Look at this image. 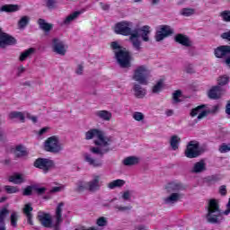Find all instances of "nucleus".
<instances>
[{
  "label": "nucleus",
  "instance_id": "nucleus-42",
  "mask_svg": "<svg viewBox=\"0 0 230 230\" xmlns=\"http://www.w3.org/2000/svg\"><path fill=\"white\" fill-rule=\"evenodd\" d=\"M218 152H220V154H227V152H230V143L229 144H226V143L221 144L219 146Z\"/></svg>",
  "mask_w": 230,
  "mask_h": 230
},
{
  "label": "nucleus",
  "instance_id": "nucleus-20",
  "mask_svg": "<svg viewBox=\"0 0 230 230\" xmlns=\"http://www.w3.org/2000/svg\"><path fill=\"white\" fill-rule=\"evenodd\" d=\"M31 211H33L31 203H27L23 208V213L27 217L28 224H30L31 226H33V220H31V218H33V215L31 214Z\"/></svg>",
  "mask_w": 230,
  "mask_h": 230
},
{
  "label": "nucleus",
  "instance_id": "nucleus-33",
  "mask_svg": "<svg viewBox=\"0 0 230 230\" xmlns=\"http://www.w3.org/2000/svg\"><path fill=\"white\" fill-rule=\"evenodd\" d=\"M9 182H13V184H22L24 182V178L22 177V174H13L9 177Z\"/></svg>",
  "mask_w": 230,
  "mask_h": 230
},
{
  "label": "nucleus",
  "instance_id": "nucleus-18",
  "mask_svg": "<svg viewBox=\"0 0 230 230\" xmlns=\"http://www.w3.org/2000/svg\"><path fill=\"white\" fill-rule=\"evenodd\" d=\"M84 12H85V9H82L81 11H75L71 14H69L68 16H66L63 21L64 26H69V24H71L73 21H75V19H78V17H80V15H82V13H84Z\"/></svg>",
  "mask_w": 230,
  "mask_h": 230
},
{
  "label": "nucleus",
  "instance_id": "nucleus-23",
  "mask_svg": "<svg viewBox=\"0 0 230 230\" xmlns=\"http://www.w3.org/2000/svg\"><path fill=\"white\" fill-rule=\"evenodd\" d=\"M38 24L40 29L45 31V33H49V31L53 30V23H48L46 20L42 18L38 20Z\"/></svg>",
  "mask_w": 230,
  "mask_h": 230
},
{
  "label": "nucleus",
  "instance_id": "nucleus-62",
  "mask_svg": "<svg viewBox=\"0 0 230 230\" xmlns=\"http://www.w3.org/2000/svg\"><path fill=\"white\" fill-rule=\"evenodd\" d=\"M148 228L145 225H139L135 226L134 230H147Z\"/></svg>",
  "mask_w": 230,
  "mask_h": 230
},
{
  "label": "nucleus",
  "instance_id": "nucleus-8",
  "mask_svg": "<svg viewBox=\"0 0 230 230\" xmlns=\"http://www.w3.org/2000/svg\"><path fill=\"white\" fill-rule=\"evenodd\" d=\"M115 33L117 35H124L125 37H128L130 33H132V22H120L116 23Z\"/></svg>",
  "mask_w": 230,
  "mask_h": 230
},
{
  "label": "nucleus",
  "instance_id": "nucleus-6",
  "mask_svg": "<svg viewBox=\"0 0 230 230\" xmlns=\"http://www.w3.org/2000/svg\"><path fill=\"white\" fill-rule=\"evenodd\" d=\"M44 150L50 154H60L64 150V146L60 143L58 137L52 136L44 142Z\"/></svg>",
  "mask_w": 230,
  "mask_h": 230
},
{
  "label": "nucleus",
  "instance_id": "nucleus-15",
  "mask_svg": "<svg viewBox=\"0 0 230 230\" xmlns=\"http://www.w3.org/2000/svg\"><path fill=\"white\" fill-rule=\"evenodd\" d=\"M204 109H206V105L204 104H201L192 109L190 111L191 118H195V116H198L199 120L202 119L203 118H206V116H208V111Z\"/></svg>",
  "mask_w": 230,
  "mask_h": 230
},
{
  "label": "nucleus",
  "instance_id": "nucleus-19",
  "mask_svg": "<svg viewBox=\"0 0 230 230\" xmlns=\"http://www.w3.org/2000/svg\"><path fill=\"white\" fill-rule=\"evenodd\" d=\"M175 41L181 44V46H185V48H190L191 46V40L184 34H177L175 36Z\"/></svg>",
  "mask_w": 230,
  "mask_h": 230
},
{
  "label": "nucleus",
  "instance_id": "nucleus-41",
  "mask_svg": "<svg viewBox=\"0 0 230 230\" xmlns=\"http://www.w3.org/2000/svg\"><path fill=\"white\" fill-rule=\"evenodd\" d=\"M46 6L48 10H57L58 8L57 5V0H47Z\"/></svg>",
  "mask_w": 230,
  "mask_h": 230
},
{
  "label": "nucleus",
  "instance_id": "nucleus-35",
  "mask_svg": "<svg viewBox=\"0 0 230 230\" xmlns=\"http://www.w3.org/2000/svg\"><path fill=\"white\" fill-rule=\"evenodd\" d=\"M28 24H30V16H22L21 19L18 21V29L24 30V28H26Z\"/></svg>",
  "mask_w": 230,
  "mask_h": 230
},
{
  "label": "nucleus",
  "instance_id": "nucleus-30",
  "mask_svg": "<svg viewBox=\"0 0 230 230\" xmlns=\"http://www.w3.org/2000/svg\"><path fill=\"white\" fill-rule=\"evenodd\" d=\"M85 190H87V181L84 180L77 181L75 183V191H76V193H83V191H85Z\"/></svg>",
  "mask_w": 230,
  "mask_h": 230
},
{
  "label": "nucleus",
  "instance_id": "nucleus-12",
  "mask_svg": "<svg viewBox=\"0 0 230 230\" xmlns=\"http://www.w3.org/2000/svg\"><path fill=\"white\" fill-rule=\"evenodd\" d=\"M38 219L40 220L43 227H48V228L53 227L55 230V224L53 225V221L51 220V215L40 211L38 213Z\"/></svg>",
  "mask_w": 230,
  "mask_h": 230
},
{
  "label": "nucleus",
  "instance_id": "nucleus-10",
  "mask_svg": "<svg viewBox=\"0 0 230 230\" xmlns=\"http://www.w3.org/2000/svg\"><path fill=\"white\" fill-rule=\"evenodd\" d=\"M52 51L57 55L64 57L67 52V46H66V43L62 40L54 38L52 40Z\"/></svg>",
  "mask_w": 230,
  "mask_h": 230
},
{
  "label": "nucleus",
  "instance_id": "nucleus-5",
  "mask_svg": "<svg viewBox=\"0 0 230 230\" xmlns=\"http://www.w3.org/2000/svg\"><path fill=\"white\" fill-rule=\"evenodd\" d=\"M148 76H150V68L146 65H141L134 70L133 80L140 85H148Z\"/></svg>",
  "mask_w": 230,
  "mask_h": 230
},
{
  "label": "nucleus",
  "instance_id": "nucleus-55",
  "mask_svg": "<svg viewBox=\"0 0 230 230\" xmlns=\"http://www.w3.org/2000/svg\"><path fill=\"white\" fill-rule=\"evenodd\" d=\"M34 191H36L38 195H44V193H46V188L44 187L39 188L37 186H34Z\"/></svg>",
  "mask_w": 230,
  "mask_h": 230
},
{
  "label": "nucleus",
  "instance_id": "nucleus-9",
  "mask_svg": "<svg viewBox=\"0 0 230 230\" xmlns=\"http://www.w3.org/2000/svg\"><path fill=\"white\" fill-rule=\"evenodd\" d=\"M35 168H39L42 170L44 173H48L53 166H55V163L53 160H49L48 158H38L34 162Z\"/></svg>",
  "mask_w": 230,
  "mask_h": 230
},
{
  "label": "nucleus",
  "instance_id": "nucleus-52",
  "mask_svg": "<svg viewBox=\"0 0 230 230\" xmlns=\"http://www.w3.org/2000/svg\"><path fill=\"white\" fill-rule=\"evenodd\" d=\"M133 119H135V121H143V119H145V114L136 111L133 113Z\"/></svg>",
  "mask_w": 230,
  "mask_h": 230
},
{
  "label": "nucleus",
  "instance_id": "nucleus-53",
  "mask_svg": "<svg viewBox=\"0 0 230 230\" xmlns=\"http://www.w3.org/2000/svg\"><path fill=\"white\" fill-rule=\"evenodd\" d=\"M96 224L99 226V227H105V226H107V217H99L96 221Z\"/></svg>",
  "mask_w": 230,
  "mask_h": 230
},
{
  "label": "nucleus",
  "instance_id": "nucleus-11",
  "mask_svg": "<svg viewBox=\"0 0 230 230\" xmlns=\"http://www.w3.org/2000/svg\"><path fill=\"white\" fill-rule=\"evenodd\" d=\"M171 35H173L172 28L169 25H161L156 31L155 40L156 42H161V40H164L166 37H170Z\"/></svg>",
  "mask_w": 230,
  "mask_h": 230
},
{
  "label": "nucleus",
  "instance_id": "nucleus-44",
  "mask_svg": "<svg viewBox=\"0 0 230 230\" xmlns=\"http://www.w3.org/2000/svg\"><path fill=\"white\" fill-rule=\"evenodd\" d=\"M218 85H227L229 84V76L227 75H221L217 79Z\"/></svg>",
  "mask_w": 230,
  "mask_h": 230
},
{
  "label": "nucleus",
  "instance_id": "nucleus-59",
  "mask_svg": "<svg viewBox=\"0 0 230 230\" xmlns=\"http://www.w3.org/2000/svg\"><path fill=\"white\" fill-rule=\"evenodd\" d=\"M123 200H130V191L127 190L122 195Z\"/></svg>",
  "mask_w": 230,
  "mask_h": 230
},
{
  "label": "nucleus",
  "instance_id": "nucleus-14",
  "mask_svg": "<svg viewBox=\"0 0 230 230\" xmlns=\"http://www.w3.org/2000/svg\"><path fill=\"white\" fill-rule=\"evenodd\" d=\"M15 44H17V40H15V38L4 32L1 34L0 48H6V46H13Z\"/></svg>",
  "mask_w": 230,
  "mask_h": 230
},
{
  "label": "nucleus",
  "instance_id": "nucleus-43",
  "mask_svg": "<svg viewBox=\"0 0 230 230\" xmlns=\"http://www.w3.org/2000/svg\"><path fill=\"white\" fill-rule=\"evenodd\" d=\"M219 16L222 18V21L225 22H230V11H223L219 13Z\"/></svg>",
  "mask_w": 230,
  "mask_h": 230
},
{
  "label": "nucleus",
  "instance_id": "nucleus-13",
  "mask_svg": "<svg viewBox=\"0 0 230 230\" xmlns=\"http://www.w3.org/2000/svg\"><path fill=\"white\" fill-rule=\"evenodd\" d=\"M84 159L85 163L89 164V166H93V168H102L103 166V162L89 153L84 154Z\"/></svg>",
  "mask_w": 230,
  "mask_h": 230
},
{
  "label": "nucleus",
  "instance_id": "nucleus-24",
  "mask_svg": "<svg viewBox=\"0 0 230 230\" xmlns=\"http://www.w3.org/2000/svg\"><path fill=\"white\" fill-rule=\"evenodd\" d=\"M202 172H206V162L204 160H200L194 164V166L191 170L192 173H202Z\"/></svg>",
  "mask_w": 230,
  "mask_h": 230
},
{
  "label": "nucleus",
  "instance_id": "nucleus-32",
  "mask_svg": "<svg viewBox=\"0 0 230 230\" xmlns=\"http://www.w3.org/2000/svg\"><path fill=\"white\" fill-rule=\"evenodd\" d=\"M122 186H125V181L124 180H114L111 182L108 183L109 190H115V188H122Z\"/></svg>",
  "mask_w": 230,
  "mask_h": 230
},
{
  "label": "nucleus",
  "instance_id": "nucleus-49",
  "mask_svg": "<svg viewBox=\"0 0 230 230\" xmlns=\"http://www.w3.org/2000/svg\"><path fill=\"white\" fill-rule=\"evenodd\" d=\"M163 90V82L160 80L156 83L155 86H153V93L154 94H158L160 91Z\"/></svg>",
  "mask_w": 230,
  "mask_h": 230
},
{
  "label": "nucleus",
  "instance_id": "nucleus-21",
  "mask_svg": "<svg viewBox=\"0 0 230 230\" xmlns=\"http://www.w3.org/2000/svg\"><path fill=\"white\" fill-rule=\"evenodd\" d=\"M21 10V5L19 4H4L0 8V12H5L6 13H13Z\"/></svg>",
  "mask_w": 230,
  "mask_h": 230
},
{
  "label": "nucleus",
  "instance_id": "nucleus-36",
  "mask_svg": "<svg viewBox=\"0 0 230 230\" xmlns=\"http://www.w3.org/2000/svg\"><path fill=\"white\" fill-rule=\"evenodd\" d=\"M10 215V210L6 208H3L0 209V224H5L4 220H6V217Z\"/></svg>",
  "mask_w": 230,
  "mask_h": 230
},
{
  "label": "nucleus",
  "instance_id": "nucleus-26",
  "mask_svg": "<svg viewBox=\"0 0 230 230\" xmlns=\"http://www.w3.org/2000/svg\"><path fill=\"white\" fill-rule=\"evenodd\" d=\"M215 57L217 58H224V57H227V49L226 45H222L215 49L214 50Z\"/></svg>",
  "mask_w": 230,
  "mask_h": 230
},
{
  "label": "nucleus",
  "instance_id": "nucleus-31",
  "mask_svg": "<svg viewBox=\"0 0 230 230\" xmlns=\"http://www.w3.org/2000/svg\"><path fill=\"white\" fill-rule=\"evenodd\" d=\"M170 145L172 150H179V145H181V137L177 135L171 137Z\"/></svg>",
  "mask_w": 230,
  "mask_h": 230
},
{
  "label": "nucleus",
  "instance_id": "nucleus-61",
  "mask_svg": "<svg viewBox=\"0 0 230 230\" xmlns=\"http://www.w3.org/2000/svg\"><path fill=\"white\" fill-rule=\"evenodd\" d=\"M26 116H27L28 119L32 120V123H37V117L36 116H31V114H30V113H27Z\"/></svg>",
  "mask_w": 230,
  "mask_h": 230
},
{
  "label": "nucleus",
  "instance_id": "nucleus-4",
  "mask_svg": "<svg viewBox=\"0 0 230 230\" xmlns=\"http://www.w3.org/2000/svg\"><path fill=\"white\" fill-rule=\"evenodd\" d=\"M165 190L170 195L164 198V204L167 206H173L177 204L181 199H182V194L179 191H184L186 187H184L180 181H171L166 184Z\"/></svg>",
  "mask_w": 230,
  "mask_h": 230
},
{
  "label": "nucleus",
  "instance_id": "nucleus-54",
  "mask_svg": "<svg viewBox=\"0 0 230 230\" xmlns=\"http://www.w3.org/2000/svg\"><path fill=\"white\" fill-rule=\"evenodd\" d=\"M99 5L101 6L102 10H103L104 12H109V10H111L110 4H105L103 2H100Z\"/></svg>",
  "mask_w": 230,
  "mask_h": 230
},
{
  "label": "nucleus",
  "instance_id": "nucleus-45",
  "mask_svg": "<svg viewBox=\"0 0 230 230\" xmlns=\"http://www.w3.org/2000/svg\"><path fill=\"white\" fill-rule=\"evenodd\" d=\"M141 29H135L134 31L131 30V33L129 34V40H136L141 37Z\"/></svg>",
  "mask_w": 230,
  "mask_h": 230
},
{
  "label": "nucleus",
  "instance_id": "nucleus-16",
  "mask_svg": "<svg viewBox=\"0 0 230 230\" xmlns=\"http://www.w3.org/2000/svg\"><path fill=\"white\" fill-rule=\"evenodd\" d=\"M101 188L100 185V176L95 175L93 176V179L90 181H87V191H90L91 193H94L98 191Z\"/></svg>",
  "mask_w": 230,
  "mask_h": 230
},
{
  "label": "nucleus",
  "instance_id": "nucleus-3",
  "mask_svg": "<svg viewBox=\"0 0 230 230\" xmlns=\"http://www.w3.org/2000/svg\"><path fill=\"white\" fill-rule=\"evenodd\" d=\"M111 49L115 55V58L119 67L122 69H128V67L132 66V63H130L132 57H130V52H128L127 49L119 45L118 41H112L111 43Z\"/></svg>",
  "mask_w": 230,
  "mask_h": 230
},
{
  "label": "nucleus",
  "instance_id": "nucleus-39",
  "mask_svg": "<svg viewBox=\"0 0 230 230\" xmlns=\"http://www.w3.org/2000/svg\"><path fill=\"white\" fill-rule=\"evenodd\" d=\"M4 190L8 193L9 195H12L13 193H19V188L16 186H10V185H5L4 187Z\"/></svg>",
  "mask_w": 230,
  "mask_h": 230
},
{
  "label": "nucleus",
  "instance_id": "nucleus-2",
  "mask_svg": "<svg viewBox=\"0 0 230 230\" xmlns=\"http://www.w3.org/2000/svg\"><path fill=\"white\" fill-rule=\"evenodd\" d=\"M206 209L208 211L207 222L208 224H222L224 222V215L227 216L230 213V201L226 204V209L222 212L218 199H208Z\"/></svg>",
  "mask_w": 230,
  "mask_h": 230
},
{
  "label": "nucleus",
  "instance_id": "nucleus-46",
  "mask_svg": "<svg viewBox=\"0 0 230 230\" xmlns=\"http://www.w3.org/2000/svg\"><path fill=\"white\" fill-rule=\"evenodd\" d=\"M114 209L117 211H119L120 213H125V211H130L132 209V206H119V205H115Z\"/></svg>",
  "mask_w": 230,
  "mask_h": 230
},
{
  "label": "nucleus",
  "instance_id": "nucleus-51",
  "mask_svg": "<svg viewBox=\"0 0 230 230\" xmlns=\"http://www.w3.org/2000/svg\"><path fill=\"white\" fill-rule=\"evenodd\" d=\"M34 191V186H27L22 192V195L24 197H30L31 195H33Z\"/></svg>",
  "mask_w": 230,
  "mask_h": 230
},
{
  "label": "nucleus",
  "instance_id": "nucleus-1",
  "mask_svg": "<svg viewBox=\"0 0 230 230\" xmlns=\"http://www.w3.org/2000/svg\"><path fill=\"white\" fill-rule=\"evenodd\" d=\"M96 137L97 139L94 140V145L96 146L90 147L91 154H95L96 155H100V157H103L105 154H109L111 152L110 145L112 143V137H108L105 135V132L93 128L88 130L85 133V139L89 141Z\"/></svg>",
  "mask_w": 230,
  "mask_h": 230
},
{
  "label": "nucleus",
  "instance_id": "nucleus-40",
  "mask_svg": "<svg viewBox=\"0 0 230 230\" xmlns=\"http://www.w3.org/2000/svg\"><path fill=\"white\" fill-rule=\"evenodd\" d=\"M181 15L183 17H191L195 13V10L191 8H183L180 11Z\"/></svg>",
  "mask_w": 230,
  "mask_h": 230
},
{
  "label": "nucleus",
  "instance_id": "nucleus-48",
  "mask_svg": "<svg viewBox=\"0 0 230 230\" xmlns=\"http://www.w3.org/2000/svg\"><path fill=\"white\" fill-rule=\"evenodd\" d=\"M181 96H182V92H181V90H177L172 93V100H173V103H179L181 102V100L179 98H181Z\"/></svg>",
  "mask_w": 230,
  "mask_h": 230
},
{
  "label": "nucleus",
  "instance_id": "nucleus-37",
  "mask_svg": "<svg viewBox=\"0 0 230 230\" xmlns=\"http://www.w3.org/2000/svg\"><path fill=\"white\" fill-rule=\"evenodd\" d=\"M27 152L26 149L24 148V146H17L15 148V155L17 157H24L25 155H27Z\"/></svg>",
  "mask_w": 230,
  "mask_h": 230
},
{
  "label": "nucleus",
  "instance_id": "nucleus-29",
  "mask_svg": "<svg viewBox=\"0 0 230 230\" xmlns=\"http://www.w3.org/2000/svg\"><path fill=\"white\" fill-rule=\"evenodd\" d=\"M9 119H19L22 123H24L26 117L24 113L21 111H11L8 115Z\"/></svg>",
  "mask_w": 230,
  "mask_h": 230
},
{
  "label": "nucleus",
  "instance_id": "nucleus-63",
  "mask_svg": "<svg viewBox=\"0 0 230 230\" xmlns=\"http://www.w3.org/2000/svg\"><path fill=\"white\" fill-rule=\"evenodd\" d=\"M46 132H48V128H42L40 132L39 135L42 136L43 134H46Z\"/></svg>",
  "mask_w": 230,
  "mask_h": 230
},
{
  "label": "nucleus",
  "instance_id": "nucleus-28",
  "mask_svg": "<svg viewBox=\"0 0 230 230\" xmlns=\"http://www.w3.org/2000/svg\"><path fill=\"white\" fill-rule=\"evenodd\" d=\"M148 35H150V26L145 25L140 29V37L144 42H148V40H150Z\"/></svg>",
  "mask_w": 230,
  "mask_h": 230
},
{
  "label": "nucleus",
  "instance_id": "nucleus-50",
  "mask_svg": "<svg viewBox=\"0 0 230 230\" xmlns=\"http://www.w3.org/2000/svg\"><path fill=\"white\" fill-rule=\"evenodd\" d=\"M84 67L85 66H84V63L78 64L75 70V75H77L78 76H82V75H84Z\"/></svg>",
  "mask_w": 230,
  "mask_h": 230
},
{
  "label": "nucleus",
  "instance_id": "nucleus-58",
  "mask_svg": "<svg viewBox=\"0 0 230 230\" xmlns=\"http://www.w3.org/2000/svg\"><path fill=\"white\" fill-rule=\"evenodd\" d=\"M219 193L223 196H226L227 194V190L226 188V185H222L220 188H219Z\"/></svg>",
  "mask_w": 230,
  "mask_h": 230
},
{
  "label": "nucleus",
  "instance_id": "nucleus-25",
  "mask_svg": "<svg viewBox=\"0 0 230 230\" xmlns=\"http://www.w3.org/2000/svg\"><path fill=\"white\" fill-rule=\"evenodd\" d=\"M133 91L135 93L136 98L141 99L146 96V89L143 88L141 85L135 84L133 86Z\"/></svg>",
  "mask_w": 230,
  "mask_h": 230
},
{
  "label": "nucleus",
  "instance_id": "nucleus-27",
  "mask_svg": "<svg viewBox=\"0 0 230 230\" xmlns=\"http://www.w3.org/2000/svg\"><path fill=\"white\" fill-rule=\"evenodd\" d=\"M122 164L124 166H136V164H139V157L137 156H128L126 157Z\"/></svg>",
  "mask_w": 230,
  "mask_h": 230
},
{
  "label": "nucleus",
  "instance_id": "nucleus-7",
  "mask_svg": "<svg viewBox=\"0 0 230 230\" xmlns=\"http://www.w3.org/2000/svg\"><path fill=\"white\" fill-rule=\"evenodd\" d=\"M202 154V151L200 150L199 142L197 141H190L187 145V148L185 150V155L188 157V159H195L196 157H199Z\"/></svg>",
  "mask_w": 230,
  "mask_h": 230
},
{
  "label": "nucleus",
  "instance_id": "nucleus-38",
  "mask_svg": "<svg viewBox=\"0 0 230 230\" xmlns=\"http://www.w3.org/2000/svg\"><path fill=\"white\" fill-rule=\"evenodd\" d=\"M19 221V214L17 212H13L10 216V222L12 227H17V222Z\"/></svg>",
  "mask_w": 230,
  "mask_h": 230
},
{
  "label": "nucleus",
  "instance_id": "nucleus-34",
  "mask_svg": "<svg viewBox=\"0 0 230 230\" xmlns=\"http://www.w3.org/2000/svg\"><path fill=\"white\" fill-rule=\"evenodd\" d=\"M33 53H35V49L30 48L26 49L20 55V58H19L20 62H24V60H26V58H29V57H31Z\"/></svg>",
  "mask_w": 230,
  "mask_h": 230
},
{
  "label": "nucleus",
  "instance_id": "nucleus-47",
  "mask_svg": "<svg viewBox=\"0 0 230 230\" xmlns=\"http://www.w3.org/2000/svg\"><path fill=\"white\" fill-rule=\"evenodd\" d=\"M130 42L132 43L133 48L137 50V51H141V40H139V39H136V40H129Z\"/></svg>",
  "mask_w": 230,
  "mask_h": 230
},
{
  "label": "nucleus",
  "instance_id": "nucleus-56",
  "mask_svg": "<svg viewBox=\"0 0 230 230\" xmlns=\"http://www.w3.org/2000/svg\"><path fill=\"white\" fill-rule=\"evenodd\" d=\"M185 72H187L189 75H193V73H195V68L193 67V65H187L185 66Z\"/></svg>",
  "mask_w": 230,
  "mask_h": 230
},
{
  "label": "nucleus",
  "instance_id": "nucleus-60",
  "mask_svg": "<svg viewBox=\"0 0 230 230\" xmlns=\"http://www.w3.org/2000/svg\"><path fill=\"white\" fill-rule=\"evenodd\" d=\"M24 71H26V68L22 66H19L17 68V76H21V75H22V73H24Z\"/></svg>",
  "mask_w": 230,
  "mask_h": 230
},
{
  "label": "nucleus",
  "instance_id": "nucleus-17",
  "mask_svg": "<svg viewBox=\"0 0 230 230\" xmlns=\"http://www.w3.org/2000/svg\"><path fill=\"white\" fill-rule=\"evenodd\" d=\"M210 100H220L222 98V87L219 85L213 86L208 93Z\"/></svg>",
  "mask_w": 230,
  "mask_h": 230
},
{
  "label": "nucleus",
  "instance_id": "nucleus-22",
  "mask_svg": "<svg viewBox=\"0 0 230 230\" xmlns=\"http://www.w3.org/2000/svg\"><path fill=\"white\" fill-rule=\"evenodd\" d=\"M95 116H97V118L102 119L103 121H111V119H112V113L105 110L95 111Z\"/></svg>",
  "mask_w": 230,
  "mask_h": 230
},
{
  "label": "nucleus",
  "instance_id": "nucleus-57",
  "mask_svg": "<svg viewBox=\"0 0 230 230\" xmlns=\"http://www.w3.org/2000/svg\"><path fill=\"white\" fill-rule=\"evenodd\" d=\"M61 190H64V186L53 187L50 190V193H58Z\"/></svg>",
  "mask_w": 230,
  "mask_h": 230
},
{
  "label": "nucleus",
  "instance_id": "nucleus-64",
  "mask_svg": "<svg viewBox=\"0 0 230 230\" xmlns=\"http://www.w3.org/2000/svg\"><path fill=\"white\" fill-rule=\"evenodd\" d=\"M165 114L167 117L173 116V110L165 111Z\"/></svg>",
  "mask_w": 230,
  "mask_h": 230
}]
</instances>
